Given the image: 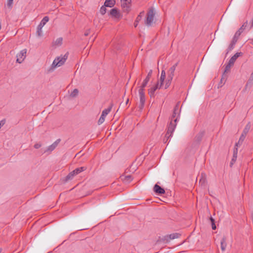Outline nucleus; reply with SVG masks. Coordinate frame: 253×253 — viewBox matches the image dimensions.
<instances>
[{
    "instance_id": "35",
    "label": "nucleus",
    "mask_w": 253,
    "mask_h": 253,
    "mask_svg": "<svg viewBox=\"0 0 253 253\" xmlns=\"http://www.w3.org/2000/svg\"><path fill=\"white\" fill-rule=\"evenodd\" d=\"M252 27H253V21H252V25H251V26L250 27V29H251Z\"/></svg>"
},
{
    "instance_id": "32",
    "label": "nucleus",
    "mask_w": 253,
    "mask_h": 253,
    "mask_svg": "<svg viewBox=\"0 0 253 253\" xmlns=\"http://www.w3.org/2000/svg\"><path fill=\"white\" fill-rule=\"evenodd\" d=\"M3 124L4 123L2 121L0 122V128H1V126L3 125Z\"/></svg>"
},
{
    "instance_id": "10",
    "label": "nucleus",
    "mask_w": 253,
    "mask_h": 253,
    "mask_svg": "<svg viewBox=\"0 0 253 253\" xmlns=\"http://www.w3.org/2000/svg\"><path fill=\"white\" fill-rule=\"evenodd\" d=\"M27 50L26 49H22L17 54L16 57L17 62L21 63L26 57Z\"/></svg>"
},
{
    "instance_id": "28",
    "label": "nucleus",
    "mask_w": 253,
    "mask_h": 253,
    "mask_svg": "<svg viewBox=\"0 0 253 253\" xmlns=\"http://www.w3.org/2000/svg\"><path fill=\"white\" fill-rule=\"evenodd\" d=\"M178 236L177 234H173L169 235V238L171 239H174L175 238H177Z\"/></svg>"
},
{
    "instance_id": "21",
    "label": "nucleus",
    "mask_w": 253,
    "mask_h": 253,
    "mask_svg": "<svg viewBox=\"0 0 253 253\" xmlns=\"http://www.w3.org/2000/svg\"><path fill=\"white\" fill-rule=\"evenodd\" d=\"M237 157V148H235V150L234 151L233 158L232 159V162L231 163V165L233 164L236 161V160Z\"/></svg>"
},
{
    "instance_id": "22",
    "label": "nucleus",
    "mask_w": 253,
    "mask_h": 253,
    "mask_svg": "<svg viewBox=\"0 0 253 253\" xmlns=\"http://www.w3.org/2000/svg\"><path fill=\"white\" fill-rule=\"evenodd\" d=\"M42 28H40V27H38L37 30V35L39 37H41L43 36V32L42 30Z\"/></svg>"
},
{
    "instance_id": "36",
    "label": "nucleus",
    "mask_w": 253,
    "mask_h": 253,
    "mask_svg": "<svg viewBox=\"0 0 253 253\" xmlns=\"http://www.w3.org/2000/svg\"><path fill=\"white\" fill-rule=\"evenodd\" d=\"M170 129H171V130H173V128H170V127H169V131Z\"/></svg>"
},
{
    "instance_id": "23",
    "label": "nucleus",
    "mask_w": 253,
    "mask_h": 253,
    "mask_svg": "<svg viewBox=\"0 0 253 253\" xmlns=\"http://www.w3.org/2000/svg\"><path fill=\"white\" fill-rule=\"evenodd\" d=\"M122 180L125 182H129L131 181L132 178L130 175H127L122 178Z\"/></svg>"
},
{
    "instance_id": "11",
    "label": "nucleus",
    "mask_w": 253,
    "mask_h": 253,
    "mask_svg": "<svg viewBox=\"0 0 253 253\" xmlns=\"http://www.w3.org/2000/svg\"><path fill=\"white\" fill-rule=\"evenodd\" d=\"M121 2L124 10L128 12L129 10L130 0H121Z\"/></svg>"
},
{
    "instance_id": "37",
    "label": "nucleus",
    "mask_w": 253,
    "mask_h": 253,
    "mask_svg": "<svg viewBox=\"0 0 253 253\" xmlns=\"http://www.w3.org/2000/svg\"><path fill=\"white\" fill-rule=\"evenodd\" d=\"M150 75H151V73H149L148 74V75L147 77H150Z\"/></svg>"
},
{
    "instance_id": "40",
    "label": "nucleus",
    "mask_w": 253,
    "mask_h": 253,
    "mask_svg": "<svg viewBox=\"0 0 253 253\" xmlns=\"http://www.w3.org/2000/svg\"><path fill=\"white\" fill-rule=\"evenodd\" d=\"M252 43L253 44V39L252 40Z\"/></svg>"
},
{
    "instance_id": "15",
    "label": "nucleus",
    "mask_w": 253,
    "mask_h": 253,
    "mask_svg": "<svg viewBox=\"0 0 253 253\" xmlns=\"http://www.w3.org/2000/svg\"><path fill=\"white\" fill-rule=\"evenodd\" d=\"M48 21L49 18L47 16H45L41 21L38 27H40V28H42Z\"/></svg>"
},
{
    "instance_id": "20",
    "label": "nucleus",
    "mask_w": 253,
    "mask_h": 253,
    "mask_svg": "<svg viewBox=\"0 0 253 253\" xmlns=\"http://www.w3.org/2000/svg\"><path fill=\"white\" fill-rule=\"evenodd\" d=\"M79 93V90L77 89H74L70 93V96L74 98L76 97Z\"/></svg>"
},
{
    "instance_id": "6",
    "label": "nucleus",
    "mask_w": 253,
    "mask_h": 253,
    "mask_svg": "<svg viewBox=\"0 0 253 253\" xmlns=\"http://www.w3.org/2000/svg\"><path fill=\"white\" fill-rule=\"evenodd\" d=\"M86 168L85 167H81L77 168L71 172L66 177V180L72 179L74 176L80 173V172L85 170Z\"/></svg>"
},
{
    "instance_id": "17",
    "label": "nucleus",
    "mask_w": 253,
    "mask_h": 253,
    "mask_svg": "<svg viewBox=\"0 0 253 253\" xmlns=\"http://www.w3.org/2000/svg\"><path fill=\"white\" fill-rule=\"evenodd\" d=\"M112 105H111L108 108L104 110L102 112V114L101 115V117H103V118H105L106 116L109 113V112L111 111L112 109Z\"/></svg>"
},
{
    "instance_id": "5",
    "label": "nucleus",
    "mask_w": 253,
    "mask_h": 253,
    "mask_svg": "<svg viewBox=\"0 0 253 253\" xmlns=\"http://www.w3.org/2000/svg\"><path fill=\"white\" fill-rule=\"evenodd\" d=\"M163 84H161V82L159 81L157 84L152 85L148 89V93L150 97L153 96L155 91L162 87Z\"/></svg>"
},
{
    "instance_id": "31",
    "label": "nucleus",
    "mask_w": 253,
    "mask_h": 253,
    "mask_svg": "<svg viewBox=\"0 0 253 253\" xmlns=\"http://www.w3.org/2000/svg\"><path fill=\"white\" fill-rule=\"evenodd\" d=\"M211 224H212V229L213 230H215L216 229V226H215L214 222H213L212 223H211Z\"/></svg>"
},
{
    "instance_id": "9",
    "label": "nucleus",
    "mask_w": 253,
    "mask_h": 253,
    "mask_svg": "<svg viewBox=\"0 0 253 253\" xmlns=\"http://www.w3.org/2000/svg\"><path fill=\"white\" fill-rule=\"evenodd\" d=\"M248 23L247 21H246L243 24L239 30L236 32L233 38V42L234 44L236 42L238 37L240 36L241 34L243 32V31L248 27Z\"/></svg>"
},
{
    "instance_id": "26",
    "label": "nucleus",
    "mask_w": 253,
    "mask_h": 253,
    "mask_svg": "<svg viewBox=\"0 0 253 253\" xmlns=\"http://www.w3.org/2000/svg\"><path fill=\"white\" fill-rule=\"evenodd\" d=\"M56 145H57L56 144H52L51 145H50V146H49L48 147L47 151H52V150H53L55 149Z\"/></svg>"
},
{
    "instance_id": "4",
    "label": "nucleus",
    "mask_w": 253,
    "mask_h": 253,
    "mask_svg": "<svg viewBox=\"0 0 253 253\" xmlns=\"http://www.w3.org/2000/svg\"><path fill=\"white\" fill-rule=\"evenodd\" d=\"M251 128V125L249 124H248L244 128L243 132L239 138V141L238 143L236 144L235 146L238 147V145H240L244 141V139L246 137V136L248 132H249L250 129Z\"/></svg>"
},
{
    "instance_id": "33",
    "label": "nucleus",
    "mask_w": 253,
    "mask_h": 253,
    "mask_svg": "<svg viewBox=\"0 0 253 253\" xmlns=\"http://www.w3.org/2000/svg\"><path fill=\"white\" fill-rule=\"evenodd\" d=\"M210 220H211V223H212L213 222H214V219H213V218H212V217H211L210 218Z\"/></svg>"
},
{
    "instance_id": "30",
    "label": "nucleus",
    "mask_w": 253,
    "mask_h": 253,
    "mask_svg": "<svg viewBox=\"0 0 253 253\" xmlns=\"http://www.w3.org/2000/svg\"><path fill=\"white\" fill-rule=\"evenodd\" d=\"M13 0H8L7 1V5L9 6V7H11L12 3H13Z\"/></svg>"
},
{
    "instance_id": "7",
    "label": "nucleus",
    "mask_w": 253,
    "mask_h": 253,
    "mask_svg": "<svg viewBox=\"0 0 253 253\" xmlns=\"http://www.w3.org/2000/svg\"><path fill=\"white\" fill-rule=\"evenodd\" d=\"M154 10L152 9H150L147 13V19L146 21V25L150 26L153 23L154 20Z\"/></svg>"
},
{
    "instance_id": "2",
    "label": "nucleus",
    "mask_w": 253,
    "mask_h": 253,
    "mask_svg": "<svg viewBox=\"0 0 253 253\" xmlns=\"http://www.w3.org/2000/svg\"><path fill=\"white\" fill-rule=\"evenodd\" d=\"M150 80V77H147L146 79L143 81L142 85L139 87L138 89V94L140 98V107L142 108L143 105L145 102V93H144V88L148 84Z\"/></svg>"
},
{
    "instance_id": "24",
    "label": "nucleus",
    "mask_w": 253,
    "mask_h": 253,
    "mask_svg": "<svg viewBox=\"0 0 253 253\" xmlns=\"http://www.w3.org/2000/svg\"><path fill=\"white\" fill-rule=\"evenodd\" d=\"M62 39L58 38L54 42V44L57 46H59L62 44Z\"/></svg>"
},
{
    "instance_id": "14",
    "label": "nucleus",
    "mask_w": 253,
    "mask_h": 253,
    "mask_svg": "<svg viewBox=\"0 0 253 253\" xmlns=\"http://www.w3.org/2000/svg\"><path fill=\"white\" fill-rule=\"evenodd\" d=\"M116 3L115 0H106L104 2V5L106 7H112Z\"/></svg>"
},
{
    "instance_id": "25",
    "label": "nucleus",
    "mask_w": 253,
    "mask_h": 253,
    "mask_svg": "<svg viewBox=\"0 0 253 253\" xmlns=\"http://www.w3.org/2000/svg\"><path fill=\"white\" fill-rule=\"evenodd\" d=\"M106 7L104 5V6H102L101 8H100V12L101 13V14L102 15H104L106 12Z\"/></svg>"
},
{
    "instance_id": "19",
    "label": "nucleus",
    "mask_w": 253,
    "mask_h": 253,
    "mask_svg": "<svg viewBox=\"0 0 253 253\" xmlns=\"http://www.w3.org/2000/svg\"><path fill=\"white\" fill-rule=\"evenodd\" d=\"M166 78V72L164 70H163L161 73V77L159 80V82H161V84H164V80Z\"/></svg>"
},
{
    "instance_id": "39",
    "label": "nucleus",
    "mask_w": 253,
    "mask_h": 253,
    "mask_svg": "<svg viewBox=\"0 0 253 253\" xmlns=\"http://www.w3.org/2000/svg\"><path fill=\"white\" fill-rule=\"evenodd\" d=\"M128 102V99H127V100L126 101V103L127 104Z\"/></svg>"
},
{
    "instance_id": "29",
    "label": "nucleus",
    "mask_w": 253,
    "mask_h": 253,
    "mask_svg": "<svg viewBox=\"0 0 253 253\" xmlns=\"http://www.w3.org/2000/svg\"><path fill=\"white\" fill-rule=\"evenodd\" d=\"M42 146V144L39 143H37L34 145V148L36 149H39Z\"/></svg>"
},
{
    "instance_id": "3",
    "label": "nucleus",
    "mask_w": 253,
    "mask_h": 253,
    "mask_svg": "<svg viewBox=\"0 0 253 253\" xmlns=\"http://www.w3.org/2000/svg\"><path fill=\"white\" fill-rule=\"evenodd\" d=\"M175 70V65H173L169 70V75L167 78L165 84V89L168 88L171 84V82L174 76V72Z\"/></svg>"
},
{
    "instance_id": "1",
    "label": "nucleus",
    "mask_w": 253,
    "mask_h": 253,
    "mask_svg": "<svg viewBox=\"0 0 253 253\" xmlns=\"http://www.w3.org/2000/svg\"><path fill=\"white\" fill-rule=\"evenodd\" d=\"M68 57V53L56 57L51 64V68L55 69L62 66L65 64Z\"/></svg>"
},
{
    "instance_id": "34",
    "label": "nucleus",
    "mask_w": 253,
    "mask_h": 253,
    "mask_svg": "<svg viewBox=\"0 0 253 253\" xmlns=\"http://www.w3.org/2000/svg\"><path fill=\"white\" fill-rule=\"evenodd\" d=\"M167 80V78L166 77L165 78V80H164V84L163 85V86H164V87L165 88V84H166V81Z\"/></svg>"
},
{
    "instance_id": "12",
    "label": "nucleus",
    "mask_w": 253,
    "mask_h": 253,
    "mask_svg": "<svg viewBox=\"0 0 253 253\" xmlns=\"http://www.w3.org/2000/svg\"><path fill=\"white\" fill-rule=\"evenodd\" d=\"M227 238L223 236L220 241V247L222 252H224L227 247Z\"/></svg>"
},
{
    "instance_id": "13",
    "label": "nucleus",
    "mask_w": 253,
    "mask_h": 253,
    "mask_svg": "<svg viewBox=\"0 0 253 253\" xmlns=\"http://www.w3.org/2000/svg\"><path fill=\"white\" fill-rule=\"evenodd\" d=\"M154 190L156 193L160 194H163L165 193V190L157 184L154 186Z\"/></svg>"
},
{
    "instance_id": "16",
    "label": "nucleus",
    "mask_w": 253,
    "mask_h": 253,
    "mask_svg": "<svg viewBox=\"0 0 253 253\" xmlns=\"http://www.w3.org/2000/svg\"><path fill=\"white\" fill-rule=\"evenodd\" d=\"M110 14L112 16L114 17H119L120 16L119 12L116 8L111 9Z\"/></svg>"
},
{
    "instance_id": "8",
    "label": "nucleus",
    "mask_w": 253,
    "mask_h": 253,
    "mask_svg": "<svg viewBox=\"0 0 253 253\" xmlns=\"http://www.w3.org/2000/svg\"><path fill=\"white\" fill-rule=\"evenodd\" d=\"M242 53L241 52H237L231 58L228 65L226 66L225 70V72L230 70V68L233 65L237 58Z\"/></svg>"
},
{
    "instance_id": "41",
    "label": "nucleus",
    "mask_w": 253,
    "mask_h": 253,
    "mask_svg": "<svg viewBox=\"0 0 253 253\" xmlns=\"http://www.w3.org/2000/svg\"><path fill=\"white\" fill-rule=\"evenodd\" d=\"M1 252V249H0V253Z\"/></svg>"
},
{
    "instance_id": "18",
    "label": "nucleus",
    "mask_w": 253,
    "mask_h": 253,
    "mask_svg": "<svg viewBox=\"0 0 253 253\" xmlns=\"http://www.w3.org/2000/svg\"><path fill=\"white\" fill-rule=\"evenodd\" d=\"M143 15L144 13H140V14L137 17L134 23V26L135 27L137 26L139 21L141 20Z\"/></svg>"
},
{
    "instance_id": "27",
    "label": "nucleus",
    "mask_w": 253,
    "mask_h": 253,
    "mask_svg": "<svg viewBox=\"0 0 253 253\" xmlns=\"http://www.w3.org/2000/svg\"><path fill=\"white\" fill-rule=\"evenodd\" d=\"M105 118H103V117L100 116V118L98 120V125H101L103 124L105 121Z\"/></svg>"
},
{
    "instance_id": "38",
    "label": "nucleus",
    "mask_w": 253,
    "mask_h": 253,
    "mask_svg": "<svg viewBox=\"0 0 253 253\" xmlns=\"http://www.w3.org/2000/svg\"><path fill=\"white\" fill-rule=\"evenodd\" d=\"M88 33H85L84 34V35H85V36H87V35H88Z\"/></svg>"
}]
</instances>
